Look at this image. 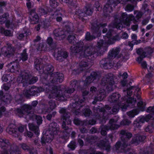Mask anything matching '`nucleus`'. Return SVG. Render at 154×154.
<instances>
[{"label": "nucleus", "mask_w": 154, "mask_h": 154, "mask_svg": "<svg viewBox=\"0 0 154 154\" xmlns=\"http://www.w3.org/2000/svg\"><path fill=\"white\" fill-rule=\"evenodd\" d=\"M58 126L57 124L53 122L49 126V130L45 133L43 132V137L41 139V142L43 144L46 143H50L53 139L54 135L57 133Z\"/></svg>", "instance_id": "obj_1"}, {"label": "nucleus", "mask_w": 154, "mask_h": 154, "mask_svg": "<svg viewBox=\"0 0 154 154\" xmlns=\"http://www.w3.org/2000/svg\"><path fill=\"white\" fill-rule=\"evenodd\" d=\"M42 91H45L46 93H49V97L50 98L57 97L59 100H63L64 97L61 94V91L60 89H58L57 87L55 86H48L46 85V89Z\"/></svg>", "instance_id": "obj_2"}, {"label": "nucleus", "mask_w": 154, "mask_h": 154, "mask_svg": "<svg viewBox=\"0 0 154 154\" xmlns=\"http://www.w3.org/2000/svg\"><path fill=\"white\" fill-rule=\"evenodd\" d=\"M31 109V106L28 105H25L21 109H18L16 110L15 112L20 117L28 118L31 116V114L28 112V111Z\"/></svg>", "instance_id": "obj_3"}, {"label": "nucleus", "mask_w": 154, "mask_h": 154, "mask_svg": "<svg viewBox=\"0 0 154 154\" xmlns=\"http://www.w3.org/2000/svg\"><path fill=\"white\" fill-rule=\"evenodd\" d=\"M13 54V49L11 48V45H8V47H5L0 50V56L3 55L4 56L10 57Z\"/></svg>", "instance_id": "obj_4"}, {"label": "nucleus", "mask_w": 154, "mask_h": 154, "mask_svg": "<svg viewBox=\"0 0 154 154\" xmlns=\"http://www.w3.org/2000/svg\"><path fill=\"white\" fill-rule=\"evenodd\" d=\"M39 12L41 16L45 15L46 14H49L50 15H52V14L56 16H57L56 17V20L57 21H60L62 18L61 17V13L58 12H56L54 13V14H53L52 12H48V13H46L45 12V11L44 9H41L39 10Z\"/></svg>", "instance_id": "obj_5"}, {"label": "nucleus", "mask_w": 154, "mask_h": 154, "mask_svg": "<svg viewBox=\"0 0 154 154\" xmlns=\"http://www.w3.org/2000/svg\"><path fill=\"white\" fill-rule=\"evenodd\" d=\"M60 113H64V117L63 119L62 127L65 130H66L68 127L66 126V123L67 125L70 124L71 123V121L69 118L65 117V115H66V111L65 109L63 108H61L60 111Z\"/></svg>", "instance_id": "obj_6"}, {"label": "nucleus", "mask_w": 154, "mask_h": 154, "mask_svg": "<svg viewBox=\"0 0 154 154\" xmlns=\"http://www.w3.org/2000/svg\"><path fill=\"white\" fill-rule=\"evenodd\" d=\"M22 82H24V80H26L27 82H28L29 79H30L29 81V84H33L35 82L38 80V79L36 77H32L29 76L27 74L25 75L24 76L22 77Z\"/></svg>", "instance_id": "obj_7"}, {"label": "nucleus", "mask_w": 154, "mask_h": 154, "mask_svg": "<svg viewBox=\"0 0 154 154\" xmlns=\"http://www.w3.org/2000/svg\"><path fill=\"white\" fill-rule=\"evenodd\" d=\"M47 42L49 46V48L48 49L46 47L44 48L42 44H40L38 48V50L39 51H50L49 47L51 48V45L52 43V39L50 37L48 38L47 40Z\"/></svg>", "instance_id": "obj_8"}, {"label": "nucleus", "mask_w": 154, "mask_h": 154, "mask_svg": "<svg viewBox=\"0 0 154 154\" xmlns=\"http://www.w3.org/2000/svg\"><path fill=\"white\" fill-rule=\"evenodd\" d=\"M15 125L13 124L10 125L7 128L6 131L9 134H13L14 136L16 137L18 136V134L17 132L15 131Z\"/></svg>", "instance_id": "obj_9"}, {"label": "nucleus", "mask_w": 154, "mask_h": 154, "mask_svg": "<svg viewBox=\"0 0 154 154\" xmlns=\"http://www.w3.org/2000/svg\"><path fill=\"white\" fill-rule=\"evenodd\" d=\"M132 41L131 42H129L128 43L129 45L131 47L130 50L132 49V46L134 45H137L140 42V40H137V36L135 34H132L131 35Z\"/></svg>", "instance_id": "obj_10"}, {"label": "nucleus", "mask_w": 154, "mask_h": 154, "mask_svg": "<svg viewBox=\"0 0 154 154\" xmlns=\"http://www.w3.org/2000/svg\"><path fill=\"white\" fill-rule=\"evenodd\" d=\"M128 105H124L121 107V108L123 111L128 106H132L134 105L136 103V100L134 99H132L131 98H129L126 101Z\"/></svg>", "instance_id": "obj_11"}, {"label": "nucleus", "mask_w": 154, "mask_h": 154, "mask_svg": "<svg viewBox=\"0 0 154 154\" xmlns=\"http://www.w3.org/2000/svg\"><path fill=\"white\" fill-rule=\"evenodd\" d=\"M30 17L32 23H35L38 22V17L34 11H32L31 12Z\"/></svg>", "instance_id": "obj_12"}, {"label": "nucleus", "mask_w": 154, "mask_h": 154, "mask_svg": "<svg viewBox=\"0 0 154 154\" xmlns=\"http://www.w3.org/2000/svg\"><path fill=\"white\" fill-rule=\"evenodd\" d=\"M9 66L10 67V70L11 72H15L18 71V64L17 62L11 63L9 65Z\"/></svg>", "instance_id": "obj_13"}, {"label": "nucleus", "mask_w": 154, "mask_h": 154, "mask_svg": "<svg viewBox=\"0 0 154 154\" xmlns=\"http://www.w3.org/2000/svg\"><path fill=\"white\" fill-rule=\"evenodd\" d=\"M52 77H54V80L56 79L57 78V81L59 82H62L63 81V75L60 73H57L55 74H52Z\"/></svg>", "instance_id": "obj_14"}, {"label": "nucleus", "mask_w": 154, "mask_h": 154, "mask_svg": "<svg viewBox=\"0 0 154 154\" xmlns=\"http://www.w3.org/2000/svg\"><path fill=\"white\" fill-rule=\"evenodd\" d=\"M29 129L34 131L35 134L37 135L39 134V131L38 127L34 126L32 124H29Z\"/></svg>", "instance_id": "obj_15"}, {"label": "nucleus", "mask_w": 154, "mask_h": 154, "mask_svg": "<svg viewBox=\"0 0 154 154\" xmlns=\"http://www.w3.org/2000/svg\"><path fill=\"white\" fill-rule=\"evenodd\" d=\"M2 9H0V23L2 24L3 22H4L7 19V17L8 16V14L7 13L2 15Z\"/></svg>", "instance_id": "obj_16"}, {"label": "nucleus", "mask_w": 154, "mask_h": 154, "mask_svg": "<svg viewBox=\"0 0 154 154\" xmlns=\"http://www.w3.org/2000/svg\"><path fill=\"white\" fill-rule=\"evenodd\" d=\"M120 96L118 93L114 94L110 97L109 100L110 102L116 101L119 99Z\"/></svg>", "instance_id": "obj_17"}, {"label": "nucleus", "mask_w": 154, "mask_h": 154, "mask_svg": "<svg viewBox=\"0 0 154 154\" xmlns=\"http://www.w3.org/2000/svg\"><path fill=\"white\" fill-rule=\"evenodd\" d=\"M110 36L111 34L110 33L109 35H107V36L104 37V39L105 42L109 44H112L114 42H111V40L114 41L115 40H114V38H111L110 37Z\"/></svg>", "instance_id": "obj_18"}, {"label": "nucleus", "mask_w": 154, "mask_h": 154, "mask_svg": "<svg viewBox=\"0 0 154 154\" xmlns=\"http://www.w3.org/2000/svg\"><path fill=\"white\" fill-rule=\"evenodd\" d=\"M0 32L6 36H11L12 35V33L10 31L5 30V29L2 27L0 29Z\"/></svg>", "instance_id": "obj_19"}, {"label": "nucleus", "mask_w": 154, "mask_h": 154, "mask_svg": "<svg viewBox=\"0 0 154 154\" xmlns=\"http://www.w3.org/2000/svg\"><path fill=\"white\" fill-rule=\"evenodd\" d=\"M54 56L55 57L56 56L58 57L61 56L64 58H66L67 57V54L66 52L59 51L58 54H54Z\"/></svg>", "instance_id": "obj_20"}, {"label": "nucleus", "mask_w": 154, "mask_h": 154, "mask_svg": "<svg viewBox=\"0 0 154 154\" xmlns=\"http://www.w3.org/2000/svg\"><path fill=\"white\" fill-rule=\"evenodd\" d=\"M138 113V112L137 109L133 110L132 111L129 112L127 113L128 115L130 117L132 118L134 117L135 116L137 115Z\"/></svg>", "instance_id": "obj_21"}, {"label": "nucleus", "mask_w": 154, "mask_h": 154, "mask_svg": "<svg viewBox=\"0 0 154 154\" xmlns=\"http://www.w3.org/2000/svg\"><path fill=\"white\" fill-rule=\"evenodd\" d=\"M134 17L132 15H129L125 21L124 23V24L126 26H128L130 24V20H131L133 19Z\"/></svg>", "instance_id": "obj_22"}, {"label": "nucleus", "mask_w": 154, "mask_h": 154, "mask_svg": "<svg viewBox=\"0 0 154 154\" xmlns=\"http://www.w3.org/2000/svg\"><path fill=\"white\" fill-rule=\"evenodd\" d=\"M50 4L51 7L54 8L58 5V3L56 2V0H50Z\"/></svg>", "instance_id": "obj_23"}, {"label": "nucleus", "mask_w": 154, "mask_h": 154, "mask_svg": "<svg viewBox=\"0 0 154 154\" xmlns=\"http://www.w3.org/2000/svg\"><path fill=\"white\" fill-rule=\"evenodd\" d=\"M82 48L80 47L77 48V47L75 48V46L73 45L71 48V50L72 52H80V50Z\"/></svg>", "instance_id": "obj_24"}, {"label": "nucleus", "mask_w": 154, "mask_h": 154, "mask_svg": "<svg viewBox=\"0 0 154 154\" xmlns=\"http://www.w3.org/2000/svg\"><path fill=\"white\" fill-rule=\"evenodd\" d=\"M32 118L35 117L37 120V123L38 125H40L42 123V118L40 116H37L34 115L32 116Z\"/></svg>", "instance_id": "obj_25"}, {"label": "nucleus", "mask_w": 154, "mask_h": 154, "mask_svg": "<svg viewBox=\"0 0 154 154\" xmlns=\"http://www.w3.org/2000/svg\"><path fill=\"white\" fill-rule=\"evenodd\" d=\"M109 83H107L106 85H107V89L109 91L112 90V88L113 87V81H111V82H109Z\"/></svg>", "instance_id": "obj_26"}, {"label": "nucleus", "mask_w": 154, "mask_h": 154, "mask_svg": "<svg viewBox=\"0 0 154 154\" xmlns=\"http://www.w3.org/2000/svg\"><path fill=\"white\" fill-rule=\"evenodd\" d=\"M121 134L128 138L131 137L132 136L131 133L126 132L124 131H122Z\"/></svg>", "instance_id": "obj_27"}, {"label": "nucleus", "mask_w": 154, "mask_h": 154, "mask_svg": "<svg viewBox=\"0 0 154 154\" xmlns=\"http://www.w3.org/2000/svg\"><path fill=\"white\" fill-rule=\"evenodd\" d=\"M8 143V140H4L2 139H0V146H6V145Z\"/></svg>", "instance_id": "obj_28"}, {"label": "nucleus", "mask_w": 154, "mask_h": 154, "mask_svg": "<svg viewBox=\"0 0 154 154\" xmlns=\"http://www.w3.org/2000/svg\"><path fill=\"white\" fill-rule=\"evenodd\" d=\"M121 143L120 142H118L116 143V147L117 149H118L119 148L123 149L124 148H125V144H123L121 145Z\"/></svg>", "instance_id": "obj_29"}, {"label": "nucleus", "mask_w": 154, "mask_h": 154, "mask_svg": "<svg viewBox=\"0 0 154 154\" xmlns=\"http://www.w3.org/2000/svg\"><path fill=\"white\" fill-rule=\"evenodd\" d=\"M39 61V60L36 59L35 62V67L36 69L37 70H38L40 69V65L39 63H38Z\"/></svg>", "instance_id": "obj_30"}, {"label": "nucleus", "mask_w": 154, "mask_h": 154, "mask_svg": "<svg viewBox=\"0 0 154 154\" xmlns=\"http://www.w3.org/2000/svg\"><path fill=\"white\" fill-rule=\"evenodd\" d=\"M21 59L23 61H25L27 59V55L26 53V51L24 50L21 55Z\"/></svg>", "instance_id": "obj_31"}, {"label": "nucleus", "mask_w": 154, "mask_h": 154, "mask_svg": "<svg viewBox=\"0 0 154 154\" xmlns=\"http://www.w3.org/2000/svg\"><path fill=\"white\" fill-rule=\"evenodd\" d=\"M75 143L74 141H72L68 145V146L72 149H74L75 148Z\"/></svg>", "instance_id": "obj_32"}, {"label": "nucleus", "mask_w": 154, "mask_h": 154, "mask_svg": "<svg viewBox=\"0 0 154 154\" xmlns=\"http://www.w3.org/2000/svg\"><path fill=\"white\" fill-rule=\"evenodd\" d=\"M109 123L112 126V127L111 128L112 129H114L118 127L117 126L116 127H113V125H115V123L114 119H112L110 120L109 121Z\"/></svg>", "instance_id": "obj_33"}, {"label": "nucleus", "mask_w": 154, "mask_h": 154, "mask_svg": "<svg viewBox=\"0 0 154 154\" xmlns=\"http://www.w3.org/2000/svg\"><path fill=\"white\" fill-rule=\"evenodd\" d=\"M26 126H21L18 128V131L20 133H22L24 131H26Z\"/></svg>", "instance_id": "obj_34"}, {"label": "nucleus", "mask_w": 154, "mask_h": 154, "mask_svg": "<svg viewBox=\"0 0 154 154\" xmlns=\"http://www.w3.org/2000/svg\"><path fill=\"white\" fill-rule=\"evenodd\" d=\"M6 26L8 28H13L14 27V25H13L12 23H11L10 22L7 21L5 23Z\"/></svg>", "instance_id": "obj_35"}, {"label": "nucleus", "mask_w": 154, "mask_h": 154, "mask_svg": "<svg viewBox=\"0 0 154 154\" xmlns=\"http://www.w3.org/2000/svg\"><path fill=\"white\" fill-rule=\"evenodd\" d=\"M104 90H103V91H101V92H100V96H101V98H100V99H98L97 98V100H102L103 99V98H104V97H105V93L104 92Z\"/></svg>", "instance_id": "obj_36"}, {"label": "nucleus", "mask_w": 154, "mask_h": 154, "mask_svg": "<svg viewBox=\"0 0 154 154\" xmlns=\"http://www.w3.org/2000/svg\"><path fill=\"white\" fill-rule=\"evenodd\" d=\"M49 104L50 106V108L51 109H54L56 106L55 103L54 101H51L49 102Z\"/></svg>", "instance_id": "obj_37"}, {"label": "nucleus", "mask_w": 154, "mask_h": 154, "mask_svg": "<svg viewBox=\"0 0 154 154\" xmlns=\"http://www.w3.org/2000/svg\"><path fill=\"white\" fill-rule=\"evenodd\" d=\"M75 38L73 35L69 36L68 38V39L70 42H73L75 40Z\"/></svg>", "instance_id": "obj_38"}, {"label": "nucleus", "mask_w": 154, "mask_h": 154, "mask_svg": "<svg viewBox=\"0 0 154 154\" xmlns=\"http://www.w3.org/2000/svg\"><path fill=\"white\" fill-rule=\"evenodd\" d=\"M144 53H143L142 54L141 56L139 57L137 59V61L140 63H142V62H141L142 60V57H145L146 56L144 55Z\"/></svg>", "instance_id": "obj_39"}, {"label": "nucleus", "mask_w": 154, "mask_h": 154, "mask_svg": "<svg viewBox=\"0 0 154 154\" xmlns=\"http://www.w3.org/2000/svg\"><path fill=\"white\" fill-rule=\"evenodd\" d=\"M133 9V7L130 5H128L126 8V10L129 11H132Z\"/></svg>", "instance_id": "obj_40"}, {"label": "nucleus", "mask_w": 154, "mask_h": 154, "mask_svg": "<svg viewBox=\"0 0 154 154\" xmlns=\"http://www.w3.org/2000/svg\"><path fill=\"white\" fill-rule=\"evenodd\" d=\"M91 112L90 110L87 109L86 110L83 112L85 115V116H88L91 114Z\"/></svg>", "instance_id": "obj_41"}, {"label": "nucleus", "mask_w": 154, "mask_h": 154, "mask_svg": "<svg viewBox=\"0 0 154 154\" xmlns=\"http://www.w3.org/2000/svg\"><path fill=\"white\" fill-rule=\"evenodd\" d=\"M93 38V37H92L90 36L89 33H87L86 35V39L87 40H91Z\"/></svg>", "instance_id": "obj_42"}, {"label": "nucleus", "mask_w": 154, "mask_h": 154, "mask_svg": "<svg viewBox=\"0 0 154 154\" xmlns=\"http://www.w3.org/2000/svg\"><path fill=\"white\" fill-rule=\"evenodd\" d=\"M147 112H149L154 113V106L153 107H150L148 108Z\"/></svg>", "instance_id": "obj_43"}, {"label": "nucleus", "mask_w": 154, "mask_h": 154, "mask_svg": "<svg viewBox=\"0 0 154 154\" xmlns=\"http://www.w3.org/2000/svg\"><path fill=\"white\" fill-rule=\"evenodd\" d=\"M76 14L77 15L79 16L80 17H81V16H82L84 14V13L82 12H81V11L80 10H79L78 11L76 12Z\"/></svg>", "instance_id": "obj_44"}, {"label": "nucleus", "mask_w": 154, "mask_h": 154, "mask_svg": "<svg viewBox=\"0 0 154 154\" xmlns=\"http://www.w3.org/2000/svg\"><path fill=\"white\" fill-rule=\"evenodd\" d=\"M24 135L26 136H28L29 137H31L32 136V134L30 132H27L24 133Z\"/></svg>", "instance_id": "obj_45"}, {"label": "nucleus", "mask_w": 154, "mask_h": 154, "mask_svg": "<svg viewBox=\"0 0 154 154\" xmlns=\"http://www.w3.org/2000/svg\"><path fill=\"white\" fill-rule=\"evenodd\" d=\"M142 138V137L141 136H139L136 137V138L135 139V140L134 141L133 143H135V142H138V141H142V140H140V139Z\"/></svg>", "instance_id": "obj_46"}, {"label": "nucleus", "mask_w": 154, "mask_h": 154, "mask_svg": "<svg viewBox=\"0 0 154 154\" xmlns=\"http://www.w3.org/2000/svg\"><path fill=\"white\" fill-rule=\"evenodd\" d=\"M5 109L4 107H2L0 109V117H1L2 115L3 114V112L5 111Z\"/></svg>", "instance_id": "obj_47"}, {"label": "nucleus", "mask_w": 154, "mask_h": 154, "mask_svg": "<svg viewBox=\"0 0 154 154\" xmlns=\"http://www.w3.org/2000/svg\"><path fill=\"white\" fill-rule=\"evenodd\" d=\"M26 5L28 8H30L32 6L33 4L30 2H28L26 3Z\"/></svg>", "instance_id": "obj_48"}, {"label": "nucleus", "mask_w": 154, "mask_h": 154, "mask_svg": "<svg viewBox=\"0 0 154 154\" xmlns=\"http://www.w3.org/2000/svg\"><path fill=\"white\" fill-rule=\"evenodd\" d=\"M141 65L144 68H145L147 66V64L146 63L145 61H143L141 63Z\"/></svg>", "instance_id": "obj_49"}, {"label": "nucleus", "mask_w": 154, "mask_h": 154, "mask_svg": "<svg viewBox=\"0 0 154 154\" xmlns=\"http://www.w3.org/2000/svg\"><path fill=\"white\" fill-rule=\"evenodd\" d=\"M128 35L127 33H124L122 35V37L125 39H126L128 38Z\"/></svg>", "instance_id": "obj_50"}, {"label": "nucleus", "mask_w": 154, "mask_h": 154, "mask_svg": "<svg viewBox=\"0 0 154 154\" xmlns=\"http://www.w3.org/2000/svg\"><path fill=\"white\" fill-rule=\"evenodd\" d=\"M30 91H27L26 93L25 94V95L26 97H29L30 96H31L33 95L32 94H29Z\"/></svg>", "instance_id": "obj_51"}, {"label": "nucleus", "mask_w": 154, "mask_h": 154, "mask_svg": "<svg viewBox=\"0 0 154 154\" xmlns=\"http://www.w3.org/2000/svg\"><path fill=\"white\" fill-rule=\"evenodd\" d=\"M22 148L24 150H26L28 149V147L26 144H23L22 146Z\"/></svg>", "instance_id": "obj_52"}, {"label": "nucleus", "mask_w": 154, "mask_h": 154, "mask_svg": "<svg viewBox=\"0 0 154 154\" xmlns=\"http://www.w3.org/2000/svg\"><path fill=\"white\" fill-rule=\"evenodd\" d=\"M24 35L23 34H20L18 37V39H22L23 37H24Z\"/></svg>", "instance_id": "obj_53"}, {"label": "nucleus", "mask_w": 154, "mask_h": 154, "mask_svg": "<svg viewBox=\"0 0 154 154\" xmlns=\"http://www.w3.org/2000/svg\"><path fill=\"white\" fill-rule=\"evenodd\" d=\"M122 76L123 78H124V79L127 78L128 77L127 73L126 72L124 73L123 74Z\"/></svg>", "instance_id": "obj_54"}, {"label": "nucleus", "mask_w": 154, "mask_h": 154, "mask_svg": "<svg viewBox=\"0 0 154 154\" xmlns=\"http://www.w3.org/2000/svg\"><path fill=\"white\" fill-rule=\"evenodd\" d=\"M74 123L75 125H79V121L78 119H75L74 121Z\"/></svg>", "instance_id": "obj_55"}, {"label": "nucleus", "mask_w": 154, "mask_h": 154, "mask_svg": "<svg viewBox=\"0 0 154 154\" xmlns=\"http://www.w3.org/2000/svg\"><path fill=\"white\" fill-rule=\"evenodd\" d=\"M137 25H135L132 27V29L133 31H135L137 29Z\"/></svg>", "instance_id": "obj_56"}, {"label": "nucleus", "mask_w": 154, "mask_h": 154, "mask_svg": "<svg viewBox=\"0 0 154 154\" xmlns=\"http://www.w3.org/2000/svg\"><path fill=\"white\" fill-rule=\"evenodd\" d=\"M103 42V41H100V42H98L97 45H98V47L99 48H100V47H101V45L102 44H103L102 43Z\"/></svg>", "instance_id": "obj_57"}, {"label": "nucleus", "mask_w": 154, "mask_h": 154, "mask_svg": "<svg viewBox=\"0 0 154 154\" xmlns=\"http://www.w3.org/2000/svg\"><path fill=\"white\" fill-rule=\"evenodd\" d=\"M38 102L37 101H34L32 102V105L33 106H35L37 104Z\"/></svg>", "instance_id": "obj_58"}, {"label": "nucleus", "mask_w": 154, "mask_h": 154, "mask_svg": "<svg viewBox=\"0 0 154 154\" xmlns=\"http://www.w3.org/2000/svg\"><path fill=\"white\" fill-rule=\"evenodd\" d=\"M96 88L94 87H92L91 88L90 91L91 92H93L94 91H95Z\"/></svg>", "instance_id": "obj_59"}, {"label": "nucleus", "mask_w": 154, "mask_h": 154, "mask_svg": "<svg viewBox=\"0 0 154 154\" xmlns=\"http://www.w3.org/2000/svg\"><path fill=\"white\" fill-rule=\"evenodd\" d=\"M52 116V115L51 114H48L47 116V119L48 120H50Z\"/></svg>", "instance_id": "obj_60"}, {"label": "nucleus", "mask_w": 154, "mask_h": 154, "mask_svg": "<svg viewBox=\"0 0 154 154\" xmlns=\"http://www.w3.org/2000/svg\"><path fill=\"white\" fill-rule=\"evenodd\" d=\"M3 88L5 90H7L9 89V87L5 85H3Z\"/></svg>", "instance_id": "obj_61"}, {"label": "nucleus", "mask_w": 154, "mask_h": 154, "mask_svg": "<svg viewBox=\"0 0 154 154\" xmlns=\"http://www.w3.org/2000/svg\"><path fill=\"white\" fill-rule=\"evenodd\" d=\"M91 13V11L89 9H88L87 10L85 13L86 14H87L88 15L90 14V13Z\"/></svg>", "instance_id": "obj_62"}, {"label": "nucleus", "mask_w": 154, "mask_h": 154, "mask_svg": "<svg viewBox=\"0 0 154 154\" xmlns=\"http://www.w3.org/2000/svg\"><path fill=\"white\" fill-rule=\"evenodd\" d=\"M152 27V24H149L146 27V29H149Z\"/></svg>", "instance_id": "obj_63"}, {"label": "nucleus", "mask_w": 154, "mask_h": 154, "mask_svg": "<svg viewBox=\"0 0 154 154\" xmlns=\"http://www.w3.org/2000/svg\"><path fill=\"white\" fill-rule=\"evenodd\" d=\"M101 134L102 135H105L106 134V131H104L103 130H102L101 132Z\"/></svg>", "instance_id": "obj_64"}]
</instances>
